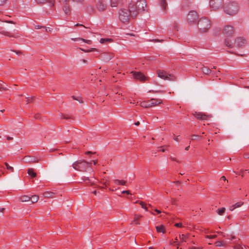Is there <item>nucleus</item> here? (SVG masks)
Wrapping results in <instances>:
<instances>
[{
  "instance_id": "72a5a7b5",
  "label": "nucleus",
  "mask_w": 249,
  "mask_h": 249,
  "mask_svg": "<svg viewBox=\"0 0 249 249\" xmlns=\"http://www.w3.org/2000/svg\"><path fill=\"white\" fill-rule=\"evenodd\" d=\"M225 208H222L220 209H218L217 211V212L219 215H222L225 213Z\"/></svg>"
},
{
  "instance_id": "13d9d810",
  "label": "nucleus",
  "mask_w": 249,
  "mask_h": 249,
  "mask_svg": "<svg viewBox=\"0 0 249 249\" xmlns=\"http://www.w3.org/2000/svg\"><path fill=\"white\" fill-rule=\"evenodd\" d=\"M7 140H13V138H12V137H9V136H8V137H7Z\"/></svg>"
},
{
  "instance_id": "f257e3e1",
  "label": "nucleus",
  "mask_w": 249,
  "mask_h": 249,
  "mask_svg": "<svg viewBox=\"0 0 249 249\" xmlns=\"http://www.w3.org/2000/svg\"><path fill=\"white\" fill-rule=\"evenodd\" d=\"M146 7V1L145 0H142L138 1L136 3H130L127 8L132 17V18H135L139 13L145 11Z\"/></svg>"
},
{
  "instance_id": "412c9836",
  "label": "nucleus",
  "mask_w": 249,
  "mask_h": 249,
  "mask_svg": "<svg viewBox=\"0 0 249 249\" xmlns=\"http://www.w3.org/2000/svg\"><path fill=\"white\" fill-rule=\"evenodd\" d=\"M115 184L117 185H125L126 181L124 180L115 179L113 180Z\"/></svg>"
},
{
  "instance_id": "bf43d9fd",
  "label": "nucleus",
  "mask_w": 249,
  "mask_h": 249,
  "mask_svg": "<svg viewBox=\"0 0 249 249\" xmlns=\"http://www.w3.org/2000/svg\"><path fill=\"white\" fill-rule=\"evenodd\" d=\"M163 41V40H160L159 39H155L154 40V42H162Z\"/></svg>"
},
{
  "instance_id": "b1692460",
  "label": "nucleus",
  "mask_w": 249,
  "mask_h": 249,
  "mask_svg": "<svg viewBox=\"0 0 249 249\" xmlns=\"http://www.w3.org/2000/svg\"><path fill=\"white\" fill-rule=\"evenodd\" d=\"M112 41V39L111 38H101L100 40V42L102 44H107Z\"/></svg>"
},
{
  "instance_id": "09e8293b",
  "label": "nucleus",
  "mask_w": 249,
  "mask_h": 249,
  "mask_svg": "<svg viewBox=\"0 0 249 249\" xmlns=\"http://www.w3.org/2000/svg\"><path fill=\"white\" fill-rule=\"evenodd\" d=\"M2 34H3L5 36H10V37L12 36H10L9 35V33L8 32H4V33H2Z\"/></svg>"
},
{
  "instance_id": "c03bdc74",
  "label": "nucleus",
  "mask_w": 249,
  "mask_h": 249,
  "mask_svg": "<svg viewBox=\"0 0 249 249\" xmlns=\"http://www.w3.org/2000/svg\"><path fill=\"white\" fill-rule=\"evenodd\" d=\"M122 194H126L127 195H131V193H130L129 191L126 190V191H123L122 192Z\"/></svg>"
},
{
  "instance_id": "774afa93",
  "label": "nucleus",
  "mask_w": 249,
  "mask_h": 249,
  "mask_svg": "<svg viewBox=\"0 0 249 249\" xmlns=\"http://www.w3.org/2000/svg\"><path fill=\"white\" fill-rule=\"evenodd\" d=\"M91 153H92L91 151H88V152H87L86 153V154H88V155H89V154H91Z\"/></svg>"
},
{
  "instance_id": "5fc2aeb1",
  "label": "nucleus",
  "mask_w": 249,
  "mask_h": 249,
  "mask_svg": "<svg viewBox=\"0 0 249 249\" xmlns=\"http://www.w3.org/2000/svg\"><path fill=\"white\" fill-rule=\"evenodd\" d=\"M4 22H7V23H13V24H14L15 23L13 21H4Z\"/></svg>"
},
{
  "instance_id": "49530a36",
  "label": "nucleus",
  "mask_w": 249,
  "mask_h": 249,
  "mask_svg": "<svg viewBox=\"0 0 249 249\" xmlns=\"http://www.w3.org/2000/svg\"><path fill=\"white\" fill-rule=\"evenodd\" d=\"M244 158H245V159H248V158H249V153H245V154H244Z\"/></svg>"
},
{
  "instance_id": "aec40b11",
  "label": "nucleus",
  "mask_w": 249,
  "mask_h": 249,
  "mask_svg": "<svg viewBox=\"0 0 249 249\" xmlns=\"http://www.w3.org/2000/svg\"><path fill=\"white\" fill-rule=\"evenodd\" d=\"M179 239L180 240V243L186 242L188 238V235L185 234H180L179 236Z\"/></svg>"
},
{
  "instance_id": "6ab92c4d",
  "label": "nucleus",
  "mask_w": 249,
  "mask_h": 249,
  "mask_svg": "<svg viewBox=\"0 0 249 249\" xmlns=\"http://www.w3.org/2000/svg\"><path fill=\"white\" fill-rule=\"evenodd\" d=\"M36 1L38 3H43L47 2L52 6H54V0H36Z\"/></svg>"
},
{
  "instance_id": "e433bc0d",
  "label": "nucleus",
  "mask_w": 249,
  "mask_h": 249,
  "mask_svg": "<svg viewBox=\"0 0 249 249\" xmlns=\"http://www.w3.org/2000/svg\"><path fill=\"white\" fill-rule=\"evenodd\" d=\"M78 39H81V41L88 44H91L92 43V41L90 40H86L82 38H79Z\"/></svg>"
},
{
  "instance_id": "cd10ccee",
  "label": "nucleus",
  "mask_w": 249,
  "mask_h": 249,
  "mask_svg": "<svg viewBox=\"0 0 249 249\" xmlns=\"http://www.w3.org/2000/svg\"><path fill=\"white\" fill-rule=\"evenodd\" d=\"M28 174L33 178H35L36 176V173L34 172L32 168H30L28 170Z\"/></svg>"
},
{
  "instance_id": "864d4df0",
  "label": "nucleus",
  "mask_w": 249,
  "mask_h": 249,
  "mask_svg": "<svg viewBox=\"0 0 249 249\" xmlns=\"http://www.w3.org/2000/svg\"><path fill=\"white\" fill-rule=\"evenodd\" d=\"M75 26H83V27L86 28V27L84 26L83 25L80 24H79V23L76 24L75 25Z\"/></svg>"
},
{
  "instance_id": "a19ab883",
  "label": "nucleus",
  "mask_w": 249,
  "mask_h": 249,
  "mask_svg": "<svg viewBox=\"0 0 249 249\" xmlns=\"http://www.w3.org/2000/svg\"><path fill=\"white\" fill-rule=\"evenodd\" d=\"M7 0H0V6L4 5L7 2Z\"/></svg>"
},
{
  "instance_id": "c85d7f7f",
  "label": "nucleus",
  "mask_w": 249,
  "mask_h": 249,
  "mask_svg": "<svg viewBox=\"0 0 249 249\" xmlns=\"http://www.w3.org/2000/svg\"><path fill=\"white\" fill-rule=\"evenodd\" d=\"M227 244L226 242H222V241H216L215 243V245L216 247H222L225 246Z\"/></svg>"
},
{
  "instance_id": "6e6d98bb",
  "label": "nucleus",
  "mask_w": 249,
  "mask_h": 249,
  "mask_svg": "<svg viewBox=\"0 0 249 249\" xmlns=\"http://www.w3.org/2000/svg\"><path fill=\"white\" fill-rule=\"evenodd\" d=\"M155 211L156 212L158 213H161V211L159 210H158V209H155Z\"/></svg>"
},
{
  "instance_id": "2eb2a0df",
  "label": "nucleus",
  "mask_w": 249,
  "mask_h": 249,
  "mask_svg": "<svg viewBox=\"0 0 249 249\" xmlns=\"http://www.w3.org/2000/svg\"><path fill=\"white\" fill-rule=\"evenodd\" d=\"M193 115L195 117H196L197 119L200 120H205L208 117H211V115H206V114L202 113L201 112H195L193 113Z\"/></svg>"
},
{
  "instance_id": "4d7b16f0",
  "label": "nucleus",
  "mask_w": 249,
  "mask_h": 249,
  "mask_svg": "<svg viewBox=\"0 0 249 249\" xmlns=\"http://www.w3.org/2000/svg\"><path fill=\"white\" fill-rule=\"evenodd\" d=\"M69 0H60V1L62 2H67L69 1Z\"/></svg>"
},
{
  "instance_id": "9b49d317",
  "label": "nucleus",
  "mask_w": 249,
  "mask_h": 249,
  "mask_svg": "<svg viewBox=\"0 0 249 249\" xmlns=\"http://www.w3.org/2000/svg\"><path fill=\"white\" fill-rule=\"evenodd\" d=\"M247 44L246 39L243 37H238L236 38L234 45L236 47H242Z\"/></svg>"
},
{
  "instance_id": "e2e57ef3",
  "label": "nucleus",
  "mask_w": 249,
  "mask_h": 249,
  "mask_svg": "<svg viewBox=\"0 0 249 249\" xmlns=\"http://www.w3.org/2000/svg\"><path fill=\"white\" fill-rule=\"evenodd\" d=\"M174 139L176 141H177V142L179 141V139H178V137L174 138Z\"/></svg>"
},
{
  "instance_id": "c9c22d12",
  "label": "nucleus",
  "mask_w": 249,
  "mask_h": 249,
  "mask_svg": "<svg viewBox=\"0 0 249 249\" xmlns=\"http://www.w3.org/2000/svg\"><path fill=\"white\" fill-rule=\"evenodd\" d=\"M117 0H111L110 5L111 7H116L117 5Z\"/></svg>"
},
{
  "instance_id": "1a4fd4ad",
  "label": "nucleus",
  "mask_w": 249,
  "mask_h": 249,
  "mask_svg": "<svg viewBox=\"0 0 249 249\" xmlns=\"http://www.w3.org/2000/svg\"><path fill=\"white\" fill-rule=\"evenodd\" d=\"M222 32L224 36L229 37L233 35L234 30L232 26L231 25H226L224 27Z\"/></svg>"
},
{
  "instance_id": "0e129e2a",
  "label": "nucleus",
  "mask_w": 249,
  "mask_h": 249,
  "mask_svg": "<svg viewBox=\"0 0 249 249\" xmlns=\"http://www.w3.org/2000/svg\"><path fill=\"white\" fill-rule=\"evenodd\" d=\"M94 49H95L92 48V49H90V50H87V51H86V52H91L92 50H94Z\"/></svg>"
},
{
  "instance_id": "393cba45",
  "label": "nucleus",
  "mask_w": 249,
  "mask_h": 249,
  "mask_svg": "<svg viewBox=\"0 0 249 249\" xmlns=\"http://www.w3.org/2000/svg\"><path fill=\"white\" fill-rule=\"evenodd\" d=\"M19 199L21 202H28L30 201V197L28 196H23Z\"/></svg>"
},
{
  "instance_id": "37998d69",
  "label": "nucleus",
  "mask_w": 249,
  "mask_h": 249,
  "mask_svg": "<svg viewBox=\"0 0 249 249\" xmlns=\"http://www.w3.org/2000/svg\"><path fill=\"white\" fill-rule=\"evenodd\" d=\"M159 148V151H161L162 152H165L166 151V149H164L163 148H162L161 147H160L158 148Z\"/></svg>"
},
{
  "instance_id": "58836bf2",
  "label": "nucleus",
  "mask_w": 249,
  "mask_h": 249,
  "mask_svg": "<svg viewBox=\"0 0 249 249\" xmlns=\"http://www.w3.org/2000/svg\"><path fill=\"white\" fill-rule=\"evenodd\" d=\"M172 244H174L177 245V249H179V245H180V243H178V238L176 237L175 238V241H174Z\"/></svg>"
},
{
  "instance_id": "4c0bfd02",
  "label": "nucleus",
  "mask_w": 249,
  "mask_h": 249,
  "mask_svg": "<svg viewBox=\"0 0 249 249\" xmlns=\"http://www.w3.org/2000/svg\"><path fill=\"white\" fill-rule=\"evenodd\" d=\"M140 204L143 209H145L146 211H148L147 207H146V204L145 203L143 202H140Z\"/></svg>"
},
{
  "instance_id": "20e7f679",
  "label": "nucleus",
  "mask_w": 249,
  "mask_h": 249,
  "mask_svg": "<svg viewBox=\"0 0 249 249\" xmlns=\"http://www.w3.org/2000/svg\"><path fill=\"white\" fill-rule=\"evenodd\" d=\"M91 163L84 160H79L74 162L72 164V167L78 171L84 172L87 169L90 167Z\"/></svg>"
},
{
  "instance_id": "603ef678",
  "label": "nucleus",
  "mask_w": 249,
  "mask_h": 249,
  "mask_svg": "<svg viewBox=\"0 0 249 249\" xmlns=\"http://www.w3.org/2000/svg\"><path fill=\"white\" fill-rule=\"evenodd\" d=\"M79 38H72L71 39L73 40V41H78V40H81V39H79Z\"/></svg>"
},
{
  "instance_id": "0eeeda50",
  "label": "nucleus",
  "mask_w": 249,
  "mask_h": 249,
  "mask_svg": "<svg viewBox=\"0 0 249 249\" xmlns=\"http://www.w3.org/2000/svg\"><path fill=\"white\" fill-rule=\"evenodd\" d=\"M239 9L238 5L236 3H232L226 6L225 12L228 15H233L237 13Z\"/></svg>"
},
{
  "instance_id": "4be33fe9",
  "label": "nucleus",
  "mask_w": 249,
  "mask_h": 249,
  "mask_svg": "<svg viewBox=\"0 0 249 249\" xmlns=\"http://www.w3.org/2000/svg\"><path fill=\"white\" fill-rule=\"evenodd\" d=\"M160 4L161 7L163 10H165L167 6V3L166 0H159Z\"/></svg>"
},
{
  "instance_id": "ddd939ff",
  "label": "nucleus",
  "mask_w": 249,
  "mask_h": 249,
  "mask_svg": "<svg viewBox=\"0 0 249 249\" xmlns=\"http://www.w3.org/2000/svg\"><path fill=\"white\" fill-rule=\"evenodd\" d=\"M114 57L112 53H103L100 55V58L104 62H108Z\"/></svg>"
},
{
  "instance_id": "a211bd4d",
  "label": "nucleus",
  "mask_w": 249,
  "mask_h": 249,
  "mask_svg": "<svg viewBox=\"0 0 249 249\" xmlns=\"http://www.w3.org/2000/svg\"><path fill=\"white\" fill-rule=\"evenodd\" d=\"M225 44L226 46L229 48H232L233 47V44L232 40L228 37L225 39Z\"/></svg>"
},
{
  "instance_id": "7ed1b4c3",
  "label": "nucleus",
  "mask_w": 249,
  "mask_h": 249,
  "mask_svg": "<svg viewBox=\"0 0 249 249\" xmlns=\"http://www.w3.org/2000/svg\"><path fill=\"white\" fill-rule=\"evenodd\" d=\"M198 27L201 33H206L211 27V21L207 18H202L198 21Z\"/></svg>"
},
{
  "instance_id": "338daca9",
  "label": "nucleus",
  "mask_w": 249,
  "mask_h": 249,
  "mask_svg": "<svg viewBox=\"0 0 249 249\" xmlns=\"http://www.w3.org/2000/svg\"><path fill=\"white\" fill-rule=\"evenodd\" d=\"M92 162H93L94 164H96L97 163V160H94L92 161Z\"/></svg>"
},
{
  "instance_id": "5701e85b",
  "label": "nucleus",
  "mask_w": 249,
  "mask_h": 249,
  "mask_svg": "<svg viewBox=\"0 0 249 249\" xmlns=\"http://www.w3.org/2000/svg\"><path fill=\"white\" fill-rule=\"evenodd\" d=\"M54 193L52 192L47 191L43 194V196L47 198H52L54 196Z\"/></svg>"
},
{
  "instance_id": "ea45409f",
  "label": "nucleus",
  "mask_w": 249,
  "mask_h": 249,
  "mask_svg": "<svg viewBox=\"0 0 249 249\" xmlns=\"http://www.w3.org/2000/svg\"><path fill=\"white\" fill-rule=\"evenodd\" d=\"M7 89L2 84L0 83V91L6 90Z\"/></svg>"
},
{
  "instance_id": "3c124183",
  "label": "nucleus",
  "mask_w": 249,
  "mask_h": 249,
  "mask_svg": "<svg viewBox=\"0 0 249 249\" xmlns=\"http://www.w3.org/2000/svg\"><path fill=\"white\" fill-rule=\"evenodd\" d=\"M33 99V97H31L30 99H29L27 98V104L29 103Z\"/></svg>"
},
{
  "instance_id": "f8f14e48",
  "label": "nucleus",
  "mask_w": 249,
  "mask_h": 249,
  "mask_svg": "<svg viewBox=\"0 0 249 249\" xmlns=\"http://www.w3.org/2000/svg\"><path fill=\"white\" fill-rule=\"evenodd\" d=\"M222 0H211L210 1V6L213 10H216L222 7Z\"/></svg>"
},
{
  "instance_id": "9d476101",
  "label": "nucleus",
  "mask_w": 249,
  "mask_h": 249,
  "mask_svg": "<svg viewBox=\"0 0 249 249\" xmlns=\"http://www.w3.org/2000/svg\"><path fill=\"white\" fill-rule=\"evenodd\" d=\"M131 73L133 74L134 78L137 80H139L142 82L145 81L148 79L147 77H145L144 75L141 72H135L132 71Z\"/></svg>"
},
{
  "instance_id": "4468645a",
  "label": "nucleus",
  "mask_w": 249,
  "mask_h": 249,
  "mask_svg": "<svg viewBox=\"0 0 249 249\" xmlns=\"http://www.w3.org/2000/svg\"><path fill=\"white\" fill-rule=\"evenodd\" d=\"M22 160L25 163H33L38 162V160L36 157L29 156H25L23 158Z\"/></svg>"
},
{
  "instance_id": "a878e982",
  "label": "nucleus",
  "mask_w": 249,
  "mask_h": 249,
  "mask_svg": "<svg viewBox=\"0 0 249 249\" xmlns=\"http://www.w3.org/2000/svg\"><path fill=\"white\" fill-rule=\"evenodd\" d=\"M157 231L159 232H165L164 226L163 225H160V226H157L156 227Z\"/></svg>"
},
{
  "instance_id": "423d86ee",
  "label": "nucleus",
  "mask_w": 249,
  "mask_h": 249,
  "mask_svg": "<svg viewBox=\"0 0 249 249\" xmlns=\"http://www.w3.org/2000/svg\"><path fill=\"white\" fill-rule=\"evenodd\" d=\"M162 102V101L160 99H155L153 98L147 102H141L140 105L142 107L149 108L160 104Z\"/></svg>"
},
{
  "instance_id": "2f4dec72",
  "label": "nucleus",
  "mask_w": 249,
  "mask_h": 249,
  "mask_svg": "<svg viewBox=\"0 0 249 249\" xmlns=\"http://www.w3.org/2000/svg\"><path fill=\"white\" fill-rule=\"evenodd\" d=\"M38 200V196H33L31 197H30V200L32 203H34L36 202Z\"/></svg>"
},
{
  "instance_id": "69168bd1",
  "label": "nucleus",
  "mask_w": 249,
  "mask_h": 249,
  "mask_svg": "<svg viewBox=\"0 0 249 249\" xmlns=\"http://www.w3.org/2000/svg\"><path fill=\"white\" fill-rule=\"evenodd\" d=\"M4 210V208H0V212H1V213H3Z\"/></svg>"
},
{
  "instance_id": "39448f33",
  "label": "nucleus",
  "mask_w": 249,
  "mask_h": 249,
  "mask_svg": "<svg viewBox=\"0 0 249 249\" xmlns=\"http://www.w3.org/2000/svg\"><path fill=\"white\" fill-rule=\"evenodd\" d=\"M157 74L159 77L165 80L175 81L176 79L174 75L163 70H158L157 71Z\"/></svg>"
},
{
  "instance_id": "680f3d73",
  "label": "nucleus",
  "mask_w": 249,
  "mask_h": 249,
  "mask_svg": "<svg viewBox=\"0 0 249 249\" xmlns=\"http://www.w3.org/2000/svg\"><path fill=\"white\" fill-rule=\"evenodd\" d=\"M140 124V122H139V121H138V122H136V123H135V124L136 125H139Z\"/></svg>"
},
{
  "instance_id": "473e14b6",
  "label": "nucleus",
  "mask_w": 249,
  "mask_h": 249,
  "mask_svg": "<svg viewBox=\"0 0 249 249\" xmlns=\"http://www.w3.org/2000/svg\"><path fill=\"white\" fill-rule=\"evenodd\" d=\"M234 249H246V247L244 245H242L239 244H236L234 246Z\"/></svg>"
},
{
  "instance_id": "8fccbe9b",
  "label": "nucleus",
  "mask_w": 249,
  "mask_h": 249,
  "mask_svg": "<svg viewBox=\"0 0 249 249\" xmlns=\"http://www.w3.org/2000/svg\"><path fill=\"white\" fill-rule=\"evenodd\" d=\"M175 226L177 227H181L182 226V224L180 223H176L175 224Z\"/></svg>"
},
{
  "instance_id": "79ce46f5",
  "label": "nucleus",
  "mask_w": 249,
  "mask_h": 249,
  "mask_svg": "<svg viewBox=\"0 0 249 249\" xmlns=\"http://www.w3.org/2000/svg\"><path fill=\"white\" fill-rule=\"evenodd\" d=\"M72 98H73L74 100H76V101H77L79 102H80V103H83V102L80 100V99L79 98L76 97H75V96H72Z\"/></svg>"
},
{
  "instance_id": "c756f323",
  "label": "nucleus",
  "mask_w": 249,
  "mask_h": 249,
  "mask_svg": "<svg viewBox=\"0 0 249 249\" xmlns=\"http://www.w3.org/2000/svg\"><path fill=\"white\" fill-rule=\"evenodd\" d=\"M142 217L141 215H138V214H135L134 217V220L133 222H134L135 224H140V223L138 222V221Z\"/></svg>"
},
{
  "instance_id": "a18cd8bd",
  "label": "nucleus",
  "mask_w": 249,
  "mask_h": 249,
  "mask_svg": "<svg viewBox=\"0 0 249 249\" xmlns=\"http://www.w3.org/2000/svg\"><path fill=\"white\" fill-rule=\"evenodd\" d=\"M216 237V235H207L206 236V237L207 238H214Z\"/></svg>"
},
{
  "instance_id": "f3484780",
  "label": "nucleus",
  "mask_w": 249,
  "mask_h": 249,
  "mask_svg": "<svg viewBox=\"0 0 249 249\" xmlns=\"http://www.w3.org/2000/svg\"><path fill=\"white\" fill-rule=\"evenodd\" d=\"M63 11L66 15H69L71 12L70 6L67 4L64 5L63 6Z\"/></svg>"
},
{
  "instance_id": "f704fd0d",
  "label": "nucleus",
  "mask_w": 249,
  "mask_h": 249,
  "mask_svg": "<svg viewBox=\"0 0 249 249\" xmlns=\"http://www.w3.org/2000/svg\"><path fill=\"white\" fill-rule=\"evenodd\" d=\"M4 164L6 166L7 170H9L11 172H14V168L13 167L10 166L7 162H5Z\"/></svg>"
},
{
  "instance_id": "dca6fc26",
  "label": "nucleus",
  "mask_w": 249,
  "mask_h": 249,
  "mask_svg": "<svg viewBox=\"0 0 249 249\" xmlns=\"http://www.w3.org/2000/svg\"><path fill=\"white\" fill-rule=\"evenodd\" d=\"M107 5L101 1L99 2L97 6V9L99 11H105L107 9Z\"/></svg>"
},
{
  "instance_id": "052dcab7",
  "label": "nucleus",
  "mask_w": 249,
  "mask_h": 249,
  "mask_svg": "<svg viewBox=\"0 0 249 249\" xmlns=\"http://www.w3.org/2000/svg\"><path fill=\"white\" fill-rule=\"evenodd\" d=\"M221 179L223 180H226V178L225 176H222L221 178Z\"/></svg>"
},
{
  "instance_id": "6e6552de",
  "label": "nucleus",
  "mask_w": 249,
  "mask_h": 249,
  "mask_svg": "<svg viewBox=\"0 0 249 249\" xmlns=\"http://www.w3.org/2000/svg\"><path fill=\"white\" fill-rule=\"evenodd\" d=\"M198 19V15L196 11H191L188 14L187 17V22L190 24H193Z\"/></svg>"
},
{
  "instance_id": "bb28decb",
  "label": "nucleus",
  "mask_w": 249,
  "mask_h": 249,
  "mask_svg": "<svg viewBox=\"0 0 249 249\" xmlns=\"http://www.w3.org/2000/svg\"><path fill=\"white\" fill-rule=\"evenodd\" d=\"M203 72L205 74H209L211 72V70L208 67H203L202 68Z\"/></svg>"
},
{
  "instance_id": "de8ad7c7",
  "label": "nucleus",
  "mask_w": 249,
  "mask_h": 249,
  "mask_svg": "<svg viewBox=\"0 0 249 249\" xmlns=\"http://www.w3.org/2000/svg\"><path fill=\"white\" fill-rule=\"evenodd\" d=\"M192 140H195L196 138H198L199 137L198 136L196 135H192Z\"/></svg>"
},
{
  "instance_id": "f03ea898",
  "label": "nucleus",
  "mask_w": 249,
  "mask_h": 249,
  "mask_svg": "<svg viewBox=\"0 0 249 249\" xmlns=\"http://www.w3.org/2000/svg\"><path fill=\"white\" fill-rule=\"evenodd\" d=\"M118 18L119 20L123 23L127 24L129 22L130 19L132 18L129 10L127 8H121L118 11Z\"/></svg>"
},
{
  "instance_id": "7c9ffc66",
  "label": "nucleus",
  "mask_w": 249,
  "mask_h": 249,
  "mask_svg": "<svg viewBox=\"0 0 249 249\" xmlns=\"http://www.w3.org/2000/svg\"><path fill=\"white\" fill-rule=\"evenodd\" d=\"M243 204V202H237V203H235L234 205H233V209H231V211H233L235 208H239V207H241Z\"/></svg>"
}]
</instances>
